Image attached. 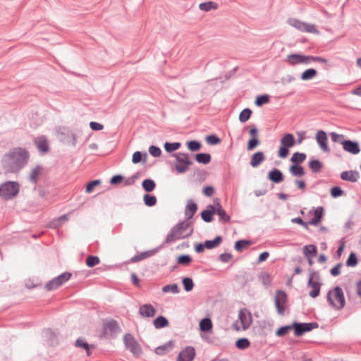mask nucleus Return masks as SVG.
I'll list each match as a JSON object with an SVG mask.
<instances>
[{"label": "nucleus", "mask_w": 361, "mask_h": 361, "mask_svg": "<svg viewBox=\"0 0 361 361\" xmlns=\"http://www.w3.org/2000/svg\"><path fill=\"white\" fill-rule=\"evenodd\" d=\"M28 159V153L21 148H16L5 154L2 159L4 166L16 171L23 166Z\"/></svg>", "instance_id": "f257e3e1"}, {"label": "nucleus", "mask_w": 361, "mask_h": 361, "mask_svg": "<svg viewBox=\"0 0 361 361\" xmlns=\"http://www.w3.org/2000/svg\"><path fill=\"white\" fill-rule=\"evenodd\" d=\"M285 61L290 66H295L297 65H307L312 62H320L326 63L328 61L319 56H306L302 54H288Z\"/></svg>", "instance_id": "f03ea898"}, {"label": "nucleus", "mask_w": 361, "mask_h": 361, "mask_svg": "<svg viewBox=\"0 0 361 361\" xmlns=\"http://www.w3.org/2000/svg\"><path fill=\"white\" fill-rule=\"evenodd\" d=\"M192 233L190 224L182 222L175 226L166 237V242L171 243L177 240L185 238Z\"/></svg>", "instance_id": "7ed1b4c3"}, {"label": "nucleus", "mask_w": 361, "mask_h": 361, "mask_svg": "<svg viewBox=\"0 0 361 361\" xmlns=\"http://www.w3.org/2000/svg\"><path fill=\"white\" fill-rule=\"evenodd\" d=\"M327 301L329 305L334 310H341L345 304V296L342 288L339 286H336L329 290L327 294Z\"/></svg>", "instance_id": "20e7f679"}, {"label": "nucleus", "mask_w": 361, "mask_h": 361, "mask_svg": "<svg viewBox=\"0 0 361 361\" xmlns=\"http://www.w3.org/2000/svg\"><path fill=\"white\" fill-rule=\"evenodd\" d=\"M252 323V314L246 309H242L238 312V319L233 324L234 330L245 331L247 330Z\"/></svg>", "instance_id": "39448f33"}, {"label": "nucleus", "mask_w": 361, "mask_h": 361, "mask_svg": "<svg viewBox=\"0 0 361 361\" xmlns=\"http://www.w3.org/2000/svg\"><path fill=\"white\" fill-rule=\"evenodd\" d=\"M287 23L289 25L295 27L301 32L312 33L315 35H319V32L316 27V26L313 24H309L305 22H303L297 18H289L287 20Z\"/></svg>", "instance_id": "423d86ee"}, {"label": "nucleus", "mask_w": 361, "mask_h": 361, "mask_svg": "<svg viewBox=\"0 0 361 361\" xmlns=\"http://www.w3.org/2000/svg\"><path fill=\"white\" fill-rule=\"evenodd\" d=\"M123 342L126 348L128 349L135 357H140L142 353V347L133 335L130 334L124 335Z\"/></svg>", "instance_id": "0eeeda50"}, {"label": "nucleus", "mask_w": 361, "mask_h": 361, "mask_svg": "<svg viewBox=\"0 0 361 361\" xmlns=\"http://www.w3.org/2000/svg\"><path fill=\"white\" fill-rule=\"evenodd\" d=\"M280 142L281 147H279L278 155L279 157L284 159L289 153L288 148L295 145V137L292 134L287 133L281 139Z\"/></svg>", "instance_id": "6e6552de"}, {"label": "nucleus", "mask_w": 361, "mask_h": 361, "mask_svg": "<svg viewBox=\"0 0 361 361\" xmlns=\"http://www.w3.org/2000/svg\"><path fill=\"white\" fill-rule=\"evenodd\" d=\"M19 191V186L15 182H7L0 186V197L5 200L14 197Z\"/></svg>", "instance_id": "1a4fd4ad"}, {"label": "nucleus", "mask_w": 361, "mask_h": 361, "mask_svg": "<svg viewBox=\"0 0 361 361\" xmlns=\"http://www.w3.org/2000/svg\"><path fill=\"white\" fill-rule=\"evenodd\" d=\"M176 157L175 167L179 173L188 171L189 166L192 164L190 160L189 156L183 153H177L173 154Z\"/></svg>", "instance_id": "9d476101"}, {"label": "nucleus", "mask_w": 361, "mask_h": 361, "mask_svg": "<svg viewBox=\"0 0 361 361\" xmlns=\"http://www.w3.org/2000/svg\"><path fill=\"white\" fill-rule=\"evenodd\" d=\"M71 276V273L64 272L46 283L45 288L49 291L56 290L68 281Z\"/></svg>", "instance_id": "9b49d317"}, {"label": "nucleus", "mask_w": 361, "mask_h": 361, "mask_svg": "<svg viewBox=\"0 0 361 361\" xmlns=\"http://www.w3.org/2000/svg\"><path fill=\"white\" fill-rule=\"evenodd\" d=\"M287 295L283 290H277L275 294L274 303L277 312L279 314L283 315L287 307Z\"/></svg>", "instance_id": "f8f14e48"}, {"label": "nucleus", "mask_w": 361, "mask_h": 361, "mask_svg": "<svg viewBox=\"0 0 361 361\" xmlns=\"http://www.w3.org/2000/svg\"><path fill=\"white\" fill-rule=\"evenodd\" d=\"M59 140L71 146H75L78 135L76 133L71 131L68 129L63 128L59 133Z\"/></svg>", "instance_id": "ddd939ff"}, {"label": "nucleus", "mask_w": 361, "mask_h": 361, "mask_svg": "<svg viewBox=\"0 0 361 361\" xmlns=\"http://www.w3.org/2000/svg\"><path fill=\"white\" fill-rule=\"evenodd\" d=\"M308 286L312 289L309 295L312 298H316L319 295L321 284L319 282V277L317 274L312 273L310 275Z\"/></svg>", "instance_id": "4468645a"}, {"label": "nucleus", "mask_w": 361, "mask_h": 361, "mask_svg": "<svg viewBox=\"0 0 361 361\" xmlns=\"http://www.w3.org/2000/svg\"><path fill=\"white\" fill-rule=\"evenodd\" d=\"M195 357V348L191 346H188L180 352L176 358V361H193Z\"/></svg>", "instance_id": "2eb2a0df"}, {"label": "nucleus", "mask_w": 361, "mask_h": 361, "mask_svg": "<svg viewBox=\"0 0 361 361\" xmlns=\"http://www.w3.org/2000/svg\"><path fill=\"white\" fill-rule=\"evenodd\" d=\"M314 324L313 323H304V324H293V329L296 336L302 335L305 332L310 331L312 329Z\"/></svg>", "instance_id": "dca6fc26"}, {"label": "nucleus", "mask_w": 361, "mask_h": 361, "mask_svg": "<svg viewBox=\"0 0 361 361\" xmlns=\"http://www.w3.org/2000/svg\"><path fill=\"white\" fill-rule=\"evenodd\" d=\"M327 135L323 130H319L316 134V140L323 152H329V147L327 145Z\"/></svg>", "instance_id": "f3484780"}, {"label": "nucleus", "mask_w": 361, "mask_h": 361, "mask_svg": "<svg viewBox=\"0 0 361 361\" xmlns=\"http://www.w3.org/2000/svg\"><path fill=\"white\" fill-rule=\"evenodd\" d=\"M343 148L345 151L353 154H357L360 152L359 145L356 142L351 140H344L341 142Z\"/></svg>", "instance_id": "a211bd4d"}, {"label": "nucleus", "mask_w": 361, "mask_h": 361, "mask_svg": "<svg viewBox=\"0 0 361 361\" xmlns=\"http://www.w3.org/2000/svg\"><path fill=\"white\" fill-rule=\"evenodd\" d=\"M156 312V309L150 304L141 305L139 309V314L142 317H153L155 316Z\"/></svg>", "instance_id": "6ab92c4d"}, {"label": "nucleus", "mask_w": 361, "mask_h": 361, "mask_svg": "<svg viewBox=\"0 0 361 361\" xmlns=\"http://www.w3.org/2000/svg\"><path fill=\"white\" fill-rule=\"evenodd\" d=\"M75 346L76 348H80L85 350L87 356L91 355V349L94 348L93 345H90L85 338H80L76 340L75 343Z\"/></svg>", "instance_id": "aec40b11"}, {"label": "nucleus", "mask_w": 361, "mask_h": 361, "mask_svg": "<svg viewBox=\"0 0 361 361\" xmlns=\"http://www.w3.org/2000/svg\"><path fill=\"white\" fill-rule=\"evenodd\" d=\"M360 177L359 173L355 171H343L341 174V178L344 180L355 182Z\"/></svg>", "instance_id": "412c9836"}, {"label": "nucleus", "mask_w": 361, "mask_h": 361, "mask_svg": "<svg viewBox=\"0 0 361 361\" xmlns=\"http://www.w3.org/2000/svg\"><path fill=\"white\" fill-rule=\"evenodd\" d=\"M269 179L276 183H279L283 180V175L280 170L274 169L268 174Z\"/></svg>", "instance_id": "4be33fe9"}, {"label": "nucleus", "mask_w": 361, "mask_h": 361, "mask_svg": "<svg viewBox=\"0 0 361 361\" xmlns=\"http://www.w3.org/2000/svg\"><path fill=\"white\" fill-rule=\"evenodd\" d=\"M214 206V209L215 210V213L219 216L220 219L224 222H228L230 220V216L226 213L225 210L222 208L219 202L216 203V205Z\"/></svg>", "instance_id": "5701e85b"}, {"label": "nucleus", "mask_w": 361, "mask_h": 361, "mask_svg": "<svg viewBox=\"0 0 361 361\" xmlns=\"http://www.w3.org/2000/svg\"><path fill=\"white\" fill-rule=\"evenodd\" d=\"M265 157L264 153L262 152H258L252 154L250 160V165L252 167L258 166L262 162L264 161Z\"/></svg>", "instance_id": "b1692460"}, {"label": "nucleus", "mask_w": 361, "mask_h": 361, "mask_svg": "<svg viewBox=\"0 0 361 361\" xmlns=\"http://www.w3.org/2000/svg\"><path fill=\"white\" fill-rule=\"evenodd\" d=\"M174 346V343L173 341H169L168 343L162 345L161 346L157 347L155 349V353L158 355H163L166 353L169 352L172 350Z\"/></svg>", "instance_id": "393cba45"}, {"label": "nucleus", "mask_w": 361, "mask_h": 361, "mask_svg": "<svg viewBox=\"0 0 361 361\" xmlns=\"http://www.w3.org/2000/svg\"><path fill=\"white\" fill-rule=\"evenodd\" d=\"M314 217L309 222L310 224L317 226L321 221L323 215V208L319 207L314 211Z\"/></svg>", "instance_id": "a878e982"}, {"label": "nucleus", "mask_w": 361, "mask_h": 361, "mask_svg": "<svg viewBox=\"0 0 361 361\" xmlns=\"http://www.w3.org/2000/svg\"><path fill=\"white\" fill-rule=\"evenodd\" d=\"M197 204L192 200L188 201V204L185 207V214L188 219H191L197 212Z\"/></svg>", "instance_id": "bb28decb"}, {"label": "nucleus", "mask_w": 361, "mask_h": 361, "mask_svg": "<svg viewBox=\"0 0 361 361\" xmlns=\"http://www.w3.org/2000/svg\"><path fill=\"white\" fill-rule=\"evenodd\" d=\"M35 145L39 150L42 152H47L49 150L48 142L44 137H40L36 139Z\"/></svg>", "instance_id": "cd10ccee"}, {"label": "nucleus", "mask_w": 361, "mask_h": 361, "mask_svg": "<svg viewBox=\"0 0 361 361\" xmlns=\"http://www.w3.org/2000/svg\"><path fill=\"white\" fill-rule=\"evenodd\" d=\"M215 210L213 205H209L207 210L202 212L201 216L202 219L206 222H210L212 220V216L214 214Z\"/></svg>", "instance_id": "c85d7f7f"}, {"label": "nucleus", "mask_w": 361, "mask_h": 361, "mask_svg": "<svg viewBox=\"0 0 361 361\" xmlns=\"http://www.w3.org/2000/svg\"><path fill=\"white\" fill-rule=\"evenodd\" d=\"M199 8L201 11L208 12L212 10H216L218 8V4L214 1H207L201 3L199 5Z\"/></svg>", "instance_id": "c756f323"}, {"label": "nucleus", "mask_w": 361, "mask_h": 361, "mask_svg": "<svg viewBox=\"0 0 361 361\" xmlns=\"http://www.w3.org/2000/svg\"><path fill=\"white\" fill-rule=\"evenodd\" d=\"M154 326L156 329H161L169 326V321L163 316L157 317L153 321Z\"/></svg>", "instance_id": "7c9ffc66"}, {"label": "nucleus", "mask_w": 361, "mask_h": 361, "mask_svg": "<svg viewBox=\"0 0 361 361\" xmlns=\"http://www.w3.org/2000/svg\"><path fill=\"white\" fill-rule=\"evenodd\" d=\"M317 248L314 245H305L303 247V254L306 257H314L317 255Z\"/></svg>", "instance_id": "2f4dec72"}, {"label": "nucleus", "mask_w": 361, "mask_h": 361, "mask_svg": "<svg viewBox=\"0 0 361 361\" xmlns=\"http://www.w3.org/2000/svg\"><path fill=\"white\" fill-rule=\"evenodd\" d=\"M317 75V72L315 69L310 68L305 71L300 76L302 80H308L313 79Z\"/></svg>", "instance_id": "473e14b6"}, {"label": "nucleus", "mask_w": 361, "mask_h": 361, "mask_svg": "<svg viewBox=\"0 0 361 361\" xmlns=\"http://www.w3.org/2000/svg\"><path fill=\"white\" fill-rule=\"evenodd\" d=\"M42 172V169L40 166H36L34 169H32L30 174V179L32 182H37V180L39 179V176H41Z\"/></svg>", "instance_id": "72a5a7b5"}, {"label": "nucleus", "mask_w": 361, "mask_h": 361, "mask_svg": "<svg viewBox=\"0 0 361 361\" xmlns=\"http://www.w3.org/2000/svg\"><path fill=\"white\" fill-rule=\"evenodd\" d=\"M195 159L197 162L202 163L204 164H209L211 161V156L209 154L207 153H200L196 154Z\"/></svg>", "instance_id": "f704fd0d"}, {"label": "nucleus", "mask_w": 361, "mask_h": 361, "mask_svg": "<svg viewBox=\"0 0 361 361\" xmlns=\"http://www.w3.org/2000/svg\"><path fill=\"white\" fill-rule=\"evenodd\" d=\"M222 238L221 236L216 237L212 240H207L204 243V247L207 249H212L217 247L221 243Z\"/></svg>", "instance_id": "c9c22d12"}, {"label": "nucleus", "mask_w": 361, "mask_h": 361, "mask_svg": "<svg viewBox=\"0 0 361 361\" xmlns=\"http://www.w3.org/2000/svg\"><path fill=\"white\" fill-rule=\"evenodd\" d=\"M290 172L297 177L302 176L305 174L304 169L298 165H293L290 167Z\"/></svg>", "instance_id": "e433bc0d"}, {"label": "nucleus", "mask_w": 361, "mask_h": 361, "mask_svg": "<svg viewBox=\"0 0 361 361\" xmlns=\"http://www.w3.org/2000/svg\"><path fill=\"white\" fill-rule=\"evenodd\" d=\"M200 328L202 331H207L212 328V323L210 319L205 318L200 321Z\"/></svg>", "instance_id": "4c0bfd02"}, {"label": "nucleus", "mask_w": 361, "mask_h": 361, "mask_svg": "<svg viewBox=\"0 0 361 361\" xmlns=\"http://www.w3.org/2000/svg\"><path fill=\"white\" fill-rule=\"evenodd\" d=\"M155 186V183L151 179H145L142 182V188L146 192H151L154 190Z\"/></svg>", "instance_id": "58836bf2"}, {"label": "nucleus", "mask_w": 361, "mask_h": 361, "mask_svg": "<svg viewBox=\"0 0 361 361\" xmlns=\"http://www.w3.org/2000/svg\"><path fill=\"white\" fill-rule=\"evenodd\" d=\"M162 291L165 293H179V288L177 284H169L164 286L161 288Z\"/></svg>", "instance_id": "ea45409f"}, {"label": "nucleus", "mask_w": 361, "mask_h": 361, "mask_svg": "<svg viewBox=\"0 0 361 361\" xmlns=\"http://www.w3.org/2000/svg\"><path fill=\"white\" fill-rule=\"evenodd\" d=\"M306 159V155L304 153L295 152L293 154L290 161L294 164H299L303 162Z\"/></svg>", "instance_id": "a19ab883"}, {"label": "nucleus", "mask_w": 361, "mask_h": 361, "mask_svg": "<svg viewBox=\"0 0 361 361\" xmlns=\"http://www.w3.org/2000/svg\"><path fill=\"white\" fill-rule=\"evenodd\" d=\"M235 345L238 349L245 350L249 348L250 342L247 338H240L236 341Z\"/></svg>", "instance_id": "79ce46f5"}, {"label": "nucleus", "mask_w": 361, "mask_h": 361, "mask_svg": "<svg viewBox=\"0 0 361 361\" xmlns=\"http://www.w3.org/2000/svg\"><path fill=\"white\" fill-rule=\"evenodd\" d=\"M252 111L250 109H243L240 115H239V120L242 123L246 122L247 120L250 119L251 115H252Z\"/></svg>", "instance_id": "37998d69"}, {"label": "nucleus", "mask_w": 361, "mask_h": 361, "mask_svg": "<svg viewBox=\"0 0 361 361\" xmlns=\"http://www.w3.org/2000/svg\"><path fill=\"white\" fill-rule=\"evenodd\" d=\"M143 200L147 207L154 206L157 203V198L155 196L146 194L143 197Z\"/></svg>", "instance_id": "c03bdc74"}, {"label": "nucleus", "mask_w": 361, "mask_h": 361, "mask_svg": "<svg viewBox=\"0 0 361 361\" xmlns=\"http://www.w3.org/2000/svg\"><path fill=\"white\" fill-rule=\"evenodd\" d=\"M100 262V259L97 256L90 255L86 259V265L89 267H93Z\"/></svg>", "instance_id": "a18cd8bd"}, {"label": "nucleus", "mask_w": 361, "mask_h": 361, "mask_svg": "<svg viewBox=\"0 0 361 361\" xmlns=\"http://www.w3.org/2000/svg\"><path fill=\"white\" fill-rule=\"evenodd\" d=\"M309 166L314 173L319 172L322 167V163L318 160H312L309 162Z\"/></svg>", "instance_id": "49530a36"}, {"label": "nucleus", "mask_w": 361, "mask_h": 361, "mask_svg": "<svg viewBox=\"0 0 361 361\" xmlns=\"http://www.w3.org/2000/svg\"><path fill=\"white\" fill-rule=\"evenodd\" d=\"M357 263H358V259H357L356 255L354 252H351L350 254L348 259L346 260V265L348 267H354L357 266Z\"/></svg>", "instance_id": "de8ad7c7"}, {"label": "nucleus", "mask_w": 361, "mask_h": 361, "mask_svg": "<svg viewBox=\"0 0 361 361\" xmlns=\"http://www.w3.org/2000/svg\"><path fill=\"white\" fill-rule=\"evenodd\" d=\"M291 329H293V324L286 326H282L279 328L276 332V335L278 336H283L286 335Z\"/></svg>", "instance_id": "09e8293b"}, {"label": "nucleus", "mask_w": 361, "mask_h": 361, "mask_svg": "<svg viewBox=\"0 0 361 361\" xmlns=\"http://www.w3.org/2000/svg\"><path fill=\"white\" fill-rule=\"evenodd\" d=\"M250 245V241L247 240H238L235 242V249L237 251H242L244 248L248 247Z\"/></svg>", "instance_id": "8fccbe9b"}, {"label": "nucleus", "mask_w": 361, "mask_h": 361, "mask_svg": "<svg viewBox=\"0 0 361 361\" xmlns=\"http://www.w3.org/2000/svg\"><path fill=\"white\" fill-rule=\"evenodd\" d=\"M153 254H154V252L152 251L145 252L141 253L139 255L134 256L131 260L133 262H138V261H140L142 259H144L147 257L152 256Z\"/></svg>", "instance_id": "3c124183"}, {"label": "nucleus", "mask_w": 361, "mask_h": 361, "mask_svg": "<svg viewBox=\"0 0 361 361\" xmlns=\"http://www.w3.org/2000/svg\"><path fill=\"white\" fill-rule=\"evenodd\" d=\"M269 102L268 95H261L257 97L255 103L257 106H260L263 104H267Z\"/></svg>", "instance_id": "603ef678"}, {"label": "nucleus", "mask_w": 361, "mask_h": 361, "mask_svg": "<svg viewBox=\"0 0 361 361\" xmlns=\"http://www.w3.org/2000/svg\"><path fill=\"white\" fill-rule=\"evenodd\" d=\"M100 183H101V181L99 180H94L89 182L86 186L85 192L87 193L92 192L93 191V190L94 189V188L96 186L99 185Z\"/></svg>", "instance_id": "864d4df0"}, {"label": "nucleus", "mask_w": 361, "mask_h": 361, "mask_svg": "<svg viewBox=\"0 0 361 361\" xmlns=\"http://www.w3.org/2000/svg\"><path fill=\"white\" fill-rule=\"evenodd\" d=\"M180 147V144L179 142H173V143L166 142L164 145L165 149L169 152H173V151L178 149Z\"/></svg>", "instance_id": "5fc2aeb1"}, {"label": "nucleus", "mask_w": 361, "mask_h": 361, "mask_svg": "<svg viewBox=\"0 0 361 361\" xmlns=\"http://www.w3.org/2000/svg\"><path fill=\"white\" fill-rule=\"evenodd\" d=\"M259 279L264 285H269L271 283V276L267 272L260 273L259 275Z\"/></svg>", "instance_id": "6e6d98bb"}, {"label": "nucleus", "mask_w": 361, "mask_h": 361, "mask_svg": "<svg viewBox=\"0 0 361 361\" xmlns=\"http://www.w3.org/2000/svg\"><path fill=\"white\" fill-rule=\"evenodd\" d=\"M183 284L184 286L185 290L188 292L192 290L194 286L193 281L190 278H184L183 279Z\"/></svg>", "instance_id": "4d7b16f0"}, {"label": "nucleus", "mask_w": 361, "mask_h": 361, "mask_svg": "<svg viewBox=\"0 0 361 361\" xmlns=\"http://www.w3.org/2000/svg\"><path fill=\"white\" fill-rule=\"evenodd\" d=\"M187 146L188 148L192 152L197 151L201 147L200 143L195 140L188 142L187 143Z\"/></svg>", "instance_id": "13d9d810"}, {"label": "nucleus", "mask_w": 361, "mask_h": 361, "mask_svg": "<svg viewBox=\"0 0 361 361\" xmlns=\"http://www.w3.org/2000/svg\"><path fill=\"white\" fill-rule=\"evenodd\" d=\"M259 144V140L257 137L251 138L248 142L247 149L250 151L255 149Z\"/></svg>", "instance_id": "bf43d9fd"}, {"label": "nucleus", "mask_w": 361, "mask_h": 361, "mask_svg": "<svg viewBox=\"0 0 361 361\" xmlns=\"http://www.w3.org/2000/svg\"><path fill=\"white\" fill-rule=\"evenodd\" d=\"M191 257L189 255H180L178 257V263L188 265L191 262Z\"/></svg>", "instance_id": "052dcab7"}, {"label": "nucleus", "mask_w": 361, "mask_h": 361, "mask_svg": "<svg viewBox=\"0 0 361 361\" xmlns=\"http://www.w3.org/2000/svg\"><path fill=\"white\" fill-rule=\"evenodd\" d=\"M343 194V191L340 187L334 186L331 189V195L336 198L341 196Z\"/></svg>", "instance_id": "680f3d73"}, {"label": "nucleus", "mask_w": 361, "mask_h": 361, "mask_svg": "<svg viewBox=\"0 0 361 361\" xmlns=\"http://www.w3.org/2000/svg\"><path fill=\"white\" fill-rule=\"evenodd\" d=\"M149 152L151 155H152L154 157H159L161 155V149L155 146H151L149 148Z\"/></svg>", "instance_id": "e2e57ef3"}, {"label": "nucleus", "mask_w": 361, "mask_h": 361, "mask_svg": "<svg viewBox=\"0 0 361 361\" xmlns=\"http://www.w3.org/2000/svg\"><path fill=\"white\" fill-rule=\"evenodd\" d=\"M343 265L341 263L337 264L334 267H333L330 272L331 274L333 276H337L341 274V269L342 268Z\"/></svg>", "instance_id": "0e129e2a"}, {"label": "nucleus", "mask_w": 361, "mask_h": 361, "mask_svg": "<svg viewBox=\"0 0 361 361\" xmlns=\"http://www.w3.org/2000/svg\"><path fill=\"white\" fill-rule=\"evenodd\" d=\"M207 142L210 145H217L219 144L221 140L216 135H209L206 138Z\"/></svg>", "instance_id": "69168bd1"}, {"label": "nucleus", "mask_w": 361, "mask_h": 361, "mask_svg": "<svg viewBox=\"0 0 361 361\" xmlns=\"http://www.w3.org/2000/svg\"><path fill=\"white\" fill-rule=\"evenodd\" d=\"M203 193L206 195V196H208V197H211L214 195V189L213 187L212 186H207V187H204V189H203Z\"/></svg>", "instance_id": "338daca9"}, {"label": "nucleus", "mask_w": 361, "mask_h": 361, "mask_svg": "<svg viewBox=\"0 0 361 361\" xmlns=\"http://www.w3.org/2000/svg\"><path fill=\"white\" fill-rule=\"evenodd\" d=\"M142 160V154L140 152H135L133 154L132 161L134 164H137Z\"/></svg>", "instance_id": "774afa93"}]
</instances>
